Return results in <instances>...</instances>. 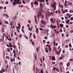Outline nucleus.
Masks as SVG:
<instances>
[{
	"instance_id": "f3484780",
	"label": "nucleus",
	"mask_w": 73,
	"mask_h": 73,
	"mask_svg": "<svg viewBox=\"0 0 73 73\" xmlns=\"http://www.w3.org/2000/svg\"><path fill=\"white\" fill-rule=\"evenodd\" d=\"M17 17V16L14 17L13 18V20H16V19Z\"/></svg>"
},
{
	"instance_id": "bb28decb",
	"label": "nucleus",
	"mask_w": 73,
	"mask_h": 73,
	"mask_svg": "<svg viewBox=\"0 0 73 73\" xmlns=\"http://www.w3.org/2000/svg\"><path fill=\"white\" fill-rule=\"evenodd\" d=\"M56 43V40H54V43H53V44H54V45H55V44Z\"/></svg>"
},
{
	"instance_id": "aec40b11",
	"label": "nucleus",
	"mask_w": 73,
	"mask_h": 73,
	"mask_svg": "<svg viewBox=\"0 0 73 73\" xmlns=\"http://www.w3.org/2000/svg\"><path fill=\"white\" fill-rule=\"evenodd\" d=\"M34 3V4H35V5H36V4H37V5H38V2H37V1H35Z\"/></svg>"
},
{
	"instance_id": "4d7b16f0",
	"label": "nucleus",
	"mask_w": 73,
	"mask_h": 73,
	"mask_svg": "<svg viewBox=\"0 0 73 73\" xmlns=\"http://www.w3.org/2000/svg\"><path fill=\"white\" fill-rule=\"evenodd\" d=\"M5 64H7V60H5Z\"/></svg>"
},
{
	"instance_id": "338daca9",
	"label": "nucleus",
	"mask_w": 73,
	"mask_h": 73,
	"mask_svg": "<svg viewBox=\"0 0 73 73\" xmlns=\"http://www.w3.org/2000/svg\"><path fill=\"white\" fill-rule=\"evenodd\" d=\"M47 36H45L44 37V38L45 39H47Z\"/></svg>"
},
{
	"instance_id": "7ed1b4c3",
	"label": "nucleus",
	"mask_w": 73,
	"mask_h": 73,
	"mask_svg": "<svg viewBox=\"0 0 73 73\" xmlns=\"http://www.w3.org/2000/svg\"><path fill=\"white\" fill-rule=\"evenodd\" d=\"M45 22H46V21H45L42 20L41 21V23L42 24H43V25H45Z\"/></svg>"
},
{
	"instance_id": "79ce46f5",
	"label": "nucleus",
	"mask_w": 73,
	"mask_h": 73,
	"mask_svg": "<svg viewBox=\"0 0 73 73\" xmlns=\"http://www.w3.org/2000/svg\"><path fill=\"white\" fill-rule=\"evenodd\" d=\"M69 46H70V47H72V45L71 44V43H69Z\"/></svg>"
},
{
	"instance_id": "473e14b6",
	"label": "nucleus",
	"mask_w": 73,
	"mask_h": 73,
	"mask_svg": "<svg viewBox=\"0 0 73 73\" xmlns=\"http://www.w3.org/2000/svg\"><path fill=\"white\" fill-rule=\"evenodd\" d=\"M60 72L61 73L62 72V69L61 68H60Z\"/></svg>"
},
{
	"instance_id": "3c124183",
	"label": "nucleus",
	"mask_w": 73,
	"mask_h": 73,
	"mask_svg": "<svg viewBox=\"0 0 73 73\" xmlns=\"http://www.w3.org/2000/svg\"><path fill=\"white\" fill-rule=\"evenodd\" d=\"M66 28H68V27H69V26H68V25H66Z\"/></svg>"
},
{
	"instance_id": "69168bd1",
	"label": "nucleus",
	"mask_w": 73,
	"mask_h": 73,
	"mask_svg": "<svg viewBox=\"0 0 73 73\" xmlns=\"http://www.w3.org/2000/svg\"><path fill=\"white\" fill-rule=\"evenodd\" d=\"M65 47H66V48H68V45H66L65 46Z\"/></svg>"
},
{
	"instance_id": "20e7f679",
	"label": "nucleus",
	"mask_w": 73,
	"mask_h": 73,
	"mask_svg": "<svg viewBox=\"0 0 73 73\" xmlns=\"http://www.w3.org/2000/svg\"><path fill=\"white\" fill-rule=\"evenodd\" d=\"M46 14L47 15V16H50L51 15V14H50V13L49 12V11H48L46 13Z\"/></svg>"
},
{
	"instance_id": "a18cd8bd",
	"label": "nucleus",
	"mask_w": 73,
	"mask_h": 73,
	"mask_svg": "<svg viewBox=\"0 0 73 73\" xmlns=\"http://www.w3.org/2000/svg\"><path fill=\"white\" fill-rule=\"evenodd\" d=\"M70 61H73V59H70Z\"/></svg>"
},
{
	"instance_id": "2f4dec72",
	"label": "nucleus",
	"mask_w": 73,
	"mask_h": 73,
	"mask_svg": "<svg viewBox=\"0 0 73 73\" xmlns=\"http://www.w3.org/2000/svg\"><path fill=\"white\" fill-rule=\"evenodd\" d=\"M7 51H8V52H10V49H9V48H8L7 49Z\"/></svg>"
},
{
	"instance_id": "8fccbe9b",
	"label": "nucleus",
	"mask_w": 73,
	"mask_h": 73,
	"mask_svg": "<svg viewBox=\"0 0 73 73\" xmlns=\"http://www.w3.org/2000/svg\"><path fill=\"white\" fill-rule=\"evenodd\" d=\"M5 23H6V24H8L9 23H8V21H6L5 22Z\"/></svg>"
},
{
	"instance_id": "b1692460",
	"label": "nucleus",
	"mask_w": 73,
	"mask_h": 73,
	"mask_svg": "<svg viewBox=\"0 0 73 73\" xmlns=\"http://www.w3.org/2000/svg\"><path fill=\"white\" fill-rule=\"evenodd\" d=\"M9 44L10 47H11H11H12V44H11V43H9Z\"/></svg>"
},
{
	"instance_id": "37998d69",
	"label": "nucleus",
	"mask_w": 73,
	"mask_h": 73,
	"mask_svg": "<svg viewBox=\"0 0 73 73\" xmlns=\"http://www.w3.org/2000/svg\"><path fill=\"white\" fill-rule=\"evenodd\" d=\"M15 49H14L13 51V53H14V54H15Z\"/></svg>"
},
{
	"instance_id": "6e6552de",
	"label": "nucleus",
	"mask_w": 73,
	"mask_h": 73,
	"mask_svg": "<svg viewBox=\"0 0 73 73\" xmlns=\"http://www.w3.org/2000/svg\"><path fill=\"white\" fill-rule=\"evenodd\" d=\"M14 67L15 68L16 70H18V66H17V64L15 65Z\"/></svg>"
},
{
	"instance_id": "603ef678",
	"label": "nucleus",
	"mask_w": 73,
	"mask_h": 73,
	"mask_svg": "<svg viewBox=\"0 0 73 73\" xmlns=\"http://www.w3.org/2000/svg\"><path fill=\"white\" fill-rule=\"evenodd\" d=\"M47 44H50V42H49V41H48L47 42Z\"/></svg>"
},
{
	"instance_id": "c03bdc74",
	"label": "nucleus",
	"mask_w": 73,
	"mask_h": 73,
	"mask_svg": "<svg viewBox=\"0 0 73 73\" xmlns=\"http://www.w3.org/2000/svg\"><path fill=\"white\" fill-rule=\"evenodd\" d=\"M65 19H66V20H68V18L67 17H65Z\"/></svg>"
},
{
	"instance_id": "423d86ee",
	"label": "nucleus",
	"mask_w": 73,
	"mask_h": 73,
	"mask_svg": "<svg viewBox=\"0 0 73 73\" xmlns=\"http://www.w3.org/2000/svg\"><path fill=\"white\" fill-rule=\"evenodd\" d=\"M42 13L40 11L39 12L38 15H37L38 18L40 17V15H41Z\"/></svg>"
},
{
	"instance_id": "6e6d98bb",
	"label": "nucleus",
	"mask_w": 73,
	"mask_h": 73,
	"mask_svg": "<svg viewBox=\"0 0 73 73\" xmlns=\"http://www.w3.org/2000/svg\"><path fill=\"white\" fill-rule=\"evenodd\" d=\"M39 29L40 30V31H42V28H39Z\"/></svg>"
},
{
	"instance_id": "bf43d9fd",
	"label": "nucleus",
	"mask_w": 73,
	"mask_h": 73,
	"mask_svg": "<svg viewBox=\"0 0 73 73\" xmlns=\"http://www.w3.org/2000/svg\"><path fill=\"white\" fill-rule=\"evenodd\" d=\"M6 4H8L9 2L8 1H6L5 2Z\"/></svg>"
},
{
	"instance_id": "cd10ccee",
	"label": "nucleus",
	"mask_w": 73,
	"mask_h": 73,
	"mask_svg": "<svg viewBox=\"0 0 73 73\" xmlns=\"http://www.w3.org/2000/svg\"><path fill=\"white\" fill-rule=\"evenodd\" d=\"M56 53H57V54H60V51L57 52Z\"/></svg>"
},
{
	"instance_id": "58836bf2",
	"label": "nucleus",
	"mask_w": 73,
	"mask_h": 73,
	"mask_svg": "<svg viewBox=\"0 0 73 73\" xmlns=\"http://www.w3.org/2000/svg\"><path fill=\"white\" fill-rule=\"evenodd\" d=\"M40 7H42V4H41V3H40Z\"/></svg>"
},
{
	"instance_id": "0eeeda50",
	"label": "nucleus",
	"mask_w": 73,
	"mask_h": 73,
	"mask_svg": "<svg viewBox=\"0 0 73 73\" xmlns=\"http://www.w3.org/2000/svg\"><path fill=\"white\" fill-rule=\"evenodd\" d=\"M42 70H43L42 69V70L40 69H39L38 70V72L40 73H41L42 71Z\"/></svg>"
},
{
	"instance_id": "ddd939ff",
	"label": "nucleus",
	"mask_w": 73,
	"mask_h": 73,
	"mask_svg": "<svg viewBox=\"0 0 73 73\" xmlns=\"http://www.w3.org/2000/svg\"><path fill=\"white\" fill-rule=\"evenodd\" d=\"M60 27H61V28H63L64 27V25L62 24H60Z\"/></svg>"
},
{
	"instance_id": "ea45409f",
	"label": "nucleus",
	"mask_w": 73,
	"mask_h": 73,
	"mask_svg": "<svg viewBox=\"0 0 73 73\" xmlns=\"http://www.w3.org/2000/svg\"><path fill=\"white\" fill-rule=\"evenodd\" d=\"M10 25H11V26H12V21H11L10 22Z\"/></svg>"
},
{
	"instance_id": "a19ab883",
	"label": "nucleus",
	"mask_w": 73,
	"mask_h": 73,
	"mask_svg": "<svg viewBox=\"0 0 73 73\" xmlns=\"http://www.w3.org/2000/svg\"><path fill=\"white\" fill-rule=\"evenodd\" d=\"M13 48H14V49H16V46H15V45H13Z\"/></svg>"
},
{
	"instance_id": "de8ad7c7",
	"label": "nucleus",
	"mask_w": 73,
	"mask_h": 73,
	"mask_svg": "<svg viewBox=\"0 0 73 73\" xmlns=\"http://www.w3.org/2000/svg\"><path fill=\"white\" fill-rule=\"evenodd\" d=\"M44 25H41V26H40V27L41 28H43L44 27Z\"/></svg>"
},
{
	"instance_id": "f257e3e1",
	"label": "nucleus",
	"mask_w": 73,
	"mask_h": 73,
	"mask_svg": "<svg viewBox=\"0 0 73 73\" xmlns=\"http://www.w3.org/2000/svg\"><path fill=\"white\" fill-rule=\"evenodd\" d=\"M13 1L14 2H12V3L14 6H15L16 4H17L18 3V4H21V3H19V2L20 1L19 0H14Z\"/></svg>"
},
{
	"instance_id": "864d4df0",
	"label": "nucleus",
	"mask_w": 73,
	"mask_h": 73,
	"mask_svg": "<svg viewBox=\"0 0 73 73\" xmlns=\"http://www.w3.org/2000/svg\"><path fill=\"white\" fill-rule=\"evenodd\" d=\"M3 7H0V9H3Z\"/></svg>"
},
{
	"instance_id": "a211bd4d",
	"label": "nucleus",
	"mask_w": 73,
	"mask_h": 73,
	"mask_svg": "<svg viewBox=\"0 0 73 73\" xmlns=\"http://www.w3.org/2000/svg\"><path fill=\"white\" fill-rule=\"evenodd\" d=\"M43 30L44 31H45V32H47V35H48V30H46L45 29H43Z\"/></svg>"
},
{
	"instance_id": "f03ea898",
	"label": "nucleus",
	"mask_w": 73,
	"mask_h": 73,
	"mask_svg": "<svg viewBox=\"0 0 73 73\" xmlns=\"http://www.w3.org/2000/svg\"><path fill=\"white\" fill-rule=\"evenodd\" d=\"M56 2H54L52 5H51L52 7L54 8V10L56 9Z\"/></svg>"
},
{
	"instance_id": "9d476101",
	"label": "nucleus",
	"mask_w": 73,
	"mask_h": 73,
	"mask_svg": "<svg viewBox=\"0 0 73 73\" xmlns=\"http://www.w3.org/2000/svg\"><path fill=\"white\" fill-rule=\"evenodd\" d=\"M35 22L36 23H37V17H36V15L35 16Z\"/></svg>"
},
{
	"instance_id": "13d9d810",
	"label": "nucleus",
	"mask_w": 73,
	"mask_h": 73,
	"mask_svg": "<svg viewBox=\"0 0 73 73\" xmlns=\"http://www.w3.org/2000/svg\"><path fill=\"white\" fill-rule=\"evenodd\" d=\"M43 61H44L45 59L44 58V56H43Z\"/></svg>"
},
{
	"instance_id": "e2e57ef3",
	"label": "nucleus",
	"mask_w": 73,
	"mask_h": 73,
	"mask_svg": "<svg viewBox=\"0 0 73 73\" xmlns=\"http://www.w3.org/2000/svg\"><path fill=\"white\" fill-rule=\"evenodd\" d=\"M19 65H21V62H19Z\"/></svg>"
},
{
	"instance_id": "0e129e2a",
	"label": "nucleus",
	"mask_w": 73,
	"mask_h": 73,
	"mask_svg": "<svg viewBox=\"0 0 73 73\" xmlns=\"http://www.w3.org/2000/svg\"><path fill=\"white\" fill-rule=\"evenodd\" d=\"M33 69H35V65H33Z\"/></svg>"
},
{
	"instance_id": "2eb2a0df",
	"label": "nucleus",
	"mask_w": 73,
	"mask_h": 73,
	"mask_svg": "<svg viewBox=\"0 0 73 73\" xmlns=\"http://www.w3.org/2000/svg\"><path fill=\"white\" fill-rule=\"evenodd\" d=\"M13 25H15V24H16V23H15V21H13Z\"/></svg>"
},
{
	"instance_id": "9b49d317",
	"label": "nucleus",
	"mask_w": 73,
	"mask_h": 73,
	"mask_svg": "<svg viewBox=\"0 0 73 73\" xmlns=\"http://www.w3.org/2000/svg\"><path fill=\"white\" fill-rule=\"evenodd\" d=\"M7 38L8 40H9V41H12V39H11V38H8V37L7 36Z\"/></svg>"
},
{
	"instance_id": "1a4fd4ad",
	"label": "nucleus",
	"mask_w": 73,
	"mask_h": 73,
	"mask_svg": "<svg viewBox=\"0 0 73 73\" xmlns=\"http://www.w3.org/2000/svg\"><path fill=\"white\" fill-rule=\"evenodd\" d=\"M45 50L46 53H48L49 51L48 50V48H46L45 49Z\"/></svg>"
},
{
	"instance_id": "c756f323",
	"label": "nucleus",
	"mask_w": 73,
	"mask_h": 73,
	"mask_svg": "<svg viewBox=\"0 0 73 73\" xmlns=\"http://www.w3.org/2000/svg\"><path fill=\"white\" fill-rule=\"evenodd\" d=\"M18 27H19V28L21 27V25H20V24H19V23H18Z\"/></svg>"
},
{
	"instance_id": "774afa93",
	"label": "nucleus",
	"mask_w": 73,
	"mask_h": 73,
	"mask_svg": "<svg viewBox=\"0 0 73 73\" xmlns=\"http://www.w3.org/2000/svg\"><path fill=\"white\" fill-rule=\"evenodd\" d=\"M70 32H71V33H73V30H71Z\"/></svg>"
},
{
	"instance_id": "c9c22d12",
	"label": "nucleus",
	"mask_w": 73,
	"mask_h": 73,
	"mask_svg": "<svg viewBox=\"0 0 73 73\" xmlns=\"http://www.w3.org/2000/svg\"><path fill=\"white\" fill-rule=\"evenodd\" d=\"M70 65L69 63H68L67 64V66H69Z\"/></svg>"
},
{
	"instance_id": "5701e85b",
	"label": "nucleus",
	"mask_w": 73,
	"mask_h": 73,
	"mask_svg": "<svg viewBox=\"0 0 73 73\" xmlns=\"http://www.w3.org/2000/svg\"><path fill=\"white\" fill-rule=\"evenodd\" d=\"M2 32H4V28H2Z\"/></svg>"
},
{
	"instance_id": "393cba45",
	"label": "nucleus",
	"mask_w": 73,
	"mask_h": 73,
	"mask_svg": "<svg viewBox=\"0 0 73 73\" xmlns=\"http://www.w3.org/2000/svg\"><path fill=\"white\" fill-rule=\"evenodd\" d=\"M66 2H67V1H66V2L64 3V4L65 6H66L67 7L68 6V5H66Z\"/></svg>"
},
{
	"instance_id": "4be33fe9",
	"label": "nucleus",
	"mask_w": 73,
	"mask_h": 73,
	"mask_svg": "<svg viewBox=\"0 0 73 73\" xmlns=\"http://www.w3.org/2000/svg\"><path fill=\"white\" fill-rule=\"evenodd\" d=\"M52 60H54H54H55V58L54 57V56H53L52 58Z\"/></svg>"
},
{
	"instance_id": "4c0bfd02",
	"label": "nucleus",
	"mask_w": 73,
	"mask_h": 73,
	"mask_svg": "<svg viewBox=\"0 0 73 73\" xmlns=\"http://www.w3.org/2000/svg\"><path fill=\"white\" fill-rule=\"evenodd\" d=\"M37 52H38V51L39 50V49L38 48H36Z\"/></svg>"
},
{
	"instance_id": "6ab92c4d",
	"label": "nucleus",
	"mask_w": 73,
	"mask_h": 73,
	"mask_svg": "<svg viewBox=\"0 0 73 73\" xmlns=\"http://www.w3.org/2000/svg\"><path fill=\"white\" fill-rule=\"evenodd\" d=\"M6 58H7L8 60H9L10 59V58H9V56H6Z\"/></svg>"
},
{
	"instance_id": "412c9836",
	"label": "nucleus",
	"mask_w": 73,
	"mask_h": 73,
	"mask_svg": "<svg viewBox=\"0 0 73 73\" xmlns=\"http://www.w3.org/2000/svg\"><path fill=\"white\" fill-rule=\"evenodd\" d=\"M54 23H56V19H55V18L54 19V20L53 21V24H54Z\"/></svg>"
},
{
	"instance_id": "39448f33",
	"label": "nucleus",
	"mask_w": 73,
	"mask_h": 73,
	"mask_svg": "<svg viewBox=\"0 0 73 73\" xmlns=\"http://www.w3.org/2000/svg\"><path fill=\"white\" fill-rule=\"evenodd\" d=\"M48 49L50 52H52V48H51V46L50 45L48 46Z\"/></svg>"
},
{
	"instance_id": "a878e982",
	"label": "nucleus",
	"mask_w": 73,
	"mask_h": 73,
	"mask_svg": "<svg viewBox=\"0 0 73 73\" xmlns=\"http://www.w3.org/2000/svg\"><path fill=\"white\" fill-rule=\"evenodd\" d=\"M56 69V67L55 66L53 68V70H55Z\"/></svg>"
},
{
	"instance_id": "052dcab7",
	"label": "nucleus",
	"mask_w": 73,
	"mask_h": 73,
	"mask_svg": "<svg viewBox=\"0 0 73 73\" xmlns=\"http://www.w3.org/2000/svg\"><path fill=\"white\" fill-rule=\"evenodd\" d=\"M62 64V62H60V65H61Z\"/></svg>"
},
{
	"instance_id": "f8f14e48",
	"label": "nucleus",
	"mask_w": 73,
	"mask_h": 73,
	"mask_svg": "<svg viewBox=\"0 0 73 73\" xmlns=\"http://www.w3.org/2000/svg\"><path fill=\"white\" fill-rule=\"evenodd\" d=\"M59 7H60V8H63V6H62V5H60V3H59Z\"/></svg>"
},
{
	"instance_id": "7c9ffc66",
	"label": "nucleus",
	"mask_w": 73,
	"mask_h": 73,
	"mask_svg": "<svg viewBox=\"0 0 73 73\" xmlns=\"http://www.w3.org/2000/svg\"><path fill=\"white\" fill-rule=\"evenodd\" d=\"M19 37L20 38H21L22 37V35L21 34H20L19 35Z\"/></svg>"
},
{
	"instance_id": "72a5a7b5",
	"label": "nucleus",
	"mask_w": 73,
	"mask_h": 73,
	"mask_svg": "<svg viewBox=\"0 0 73 73\" xmlns=\"http://www.w3.org/2000/svg\"><path fill=\"white\" fill-rule=\"evenodd\" d=\"M70 13H72V12H73V10H70Z\"/></svg>"
},
{
	"instance_id": "dca6fc26",
	"label": "nucleus",
	"mask_w": 73,
	"mask_h": 73,
	"mask_svg": "<svg viewBox=\"0 0 73 73\" xmlns=\"http://www.w3.org/2000/svg\"><path fill=\"white\" fill-rule=\"evenodd\" d=\"M41 17L42 18V19H44V15H41Z\"/></svg>"
},
{
	"instance_id": "680f3d73",
	"label": "nucleus",
	"mask_w": 73,
	"mask_h": 73,
	"mask_svg": "<svg viewBox=\"0 0 73 73\" xmlns=\"http://www.w3.org/2000/svg\"><path fill=\"white\" fill-rule=\"evenodd\" d=\"M59 33V32L58 31H57L56 32V34H58Z\"/></svg>"
},
{
	"instance_id": "09e8293b",
	"label": "nucleus",
	"mask_w": 73,
	"mask_h": 73,
	"mask_svg": "<svg viewBox=\"0 0 73 73\" xmlns=\"http://www.w3.org/2000/svg\"><path fill=\"white\" fill-rule=\"evenodd\" d=\"M31 43L32 44H33V45H35V44L33 42V41H32V42H31Z\"/></svg>"
},
{
	"instance_id": "4468645a",
	"label": "nucleus",
	"mask_w": 73,
	"mask_h": 73,
	"mask_svg": "<svg viewBox=\"0 0 73 73\" xmlns=\"http://www.w3.org/2000/svg\"><path fill=\"white\" fill-rule=\"evenodd\" d=\"M70 21V20L69 19H68L67 21H66V24H69V21Z\"/></svg>"
},
{
	"instance_id": "e433bc0d",
	"label": "nucleus",
	"mask_w": 73,
	"mask_h": 73,
	"mask_svg": "<svg viewBox=\"0 0 73 73\" xmlns=\"http://www.w3.org/2000/svg\"><path fill=\"white\" fill-rule=\"evenodd\" d=\"M8 72L9 73H10V72H10V70H9V69L8 68Z\"/></svg>"
},
{
	"instance_id": "f704fd0d",
	"label": "nucleus",
	"mask_w": 73,
	"mask_h": 73,
	"mask_svg": "<svg viewBox=\"0 0 73 73\" xmlns=\"http://www.w3.org/2000/svg\"><path fill=\"white\" fill-rule=\"evenodd\" d=\"M2 70L3 72H5V70L4 69H3Z\"/></svg>"
},
{
	"instance_id": "5fc2aeb1",
	"label": "nucleus",
	"mask_w": 73,
	"mask_h": 73,
	"mask_svg": "<svg viewBox=\"0 0 73 73\" xmlns=\"http://www.w3.org/2000/svg\"><path fill=\"white\" fill-rule=\"evenodd\" d=\"M57 24L58 25V27H59V23H58V22L57 23Z\"/></svg>"
},
{
	"instance_id": "49530a36",
	"label": "nucleus",
	"mask_w": 73,
	"mask_h": 73,
	"mask_svg": "<svg viewBox=\"0 0 73 73\" xmlns=\"http://www.w3.org/2000/svg\"><path fill=\"white\" fill-rule=\"evenodd\" d=\"M6 68H7V69H8V65H6Z\"/></svg>"
},
{
	"instance_id": "c85d7f7f",
	"label": "nucleus",
	"mask_w": 73,
	"mask_h": 73,
	"mask_svg": "<svg viewBox=\"0 0 73 73\" xmlns=\"http://www.w3.org/2000/svg\"><path fill=\"white\" fill-rule=\"evenodd\" d=\"M53 27H54V26H53V25H51L50 26V28H52H52H53Z\"/></svg>"
}]
</instances>
